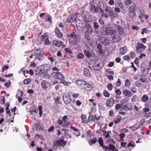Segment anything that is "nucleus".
<instances>
[{
    "mask_svg": "<svg viewBox=\"0 0 151 151\" xmlns=\"http://www.w3.org/2000/svg\"><path fill=\"white\" fill-rule=\"evenodd\" d=\"M139 18L141 20V22H144L143 19L144 17L146 19H147L149 17L148 15L147 14L146 12L143 9L140 10L139 12L137 13Z\"/></svg>",
    "mask_w": 151,
    "mask_h": 151,
    "instance_id": "nucleus-1",
    "label": "nucleus"
},
{
    "mask_svg": "<svg viewBox=\"0 0 151 151\" xmlns=\"http://www.w3.org/2000/svg\"><path fill=\"white\" fill-rule=\"evenodd\" d=\"M84 53L88 58L90 60L93 61L96 60V56L94 53L90 52L87 50H84Z\"/></svg>",
    "mask_w": 151,
    "mask_h": 151,
    "instance_id": "nucleus-2",
    "label": "nucleus"
},
{
    "mask_svg": "<svg viewBox=\"0 0 151 151\" xmlns=\"http://www.w3.org/2000/svg\"><path fill=\"white\" fill-rule=\"evenodd\" d=\"M136 6L135 4L129 6L128 8V14L130 17L133 16L135 14Z\"/></svg>",
    "mask_w": 151,
    "mask_h": 151,
    "instance_id": "nucleus-3",
    "label": "nucleus"
},
{
    "mask_svg": "<svg viewBox=\"0 0 151 151\" xmlns=\"http://www.w3.org/2000/svg\"><path fill=\"white\" fill-rule=\"evenodd\" d=\"M51 74L52 77L57 79L60 80V81L64 78V76L60 72L58 73L52 72Z\"/></svg>",
    "mask_w": 151,
    "mask_h": 151,
    "instance_id": "nucleus-4",
    "label": "nucleus"
},
{
    "mask_svg": "<svg viewBox=\"0 0 151 151\" xmlns=\"http://www.w3.org/2000/svg\"><path fill=\"white\" fill-rule=\"evenodd\" d=\"M106 6V5L102 1L99 2L97 6L99 9V12L101 13H103L104 8Z\"/></svg>",
    "mask_w": 151,
    "mask_h": 151,
    "instance_id": "nucleus-5",
    "label": "nucleus"
},
{
    "mask_svg": "<svg viewBox=\"0 0 151 151\" xmlns=\"http://www.w3.org/2000/svg\"><path fill=\"white\" fill-rule=\"evenodd\" d=\"M146 47L142 43L138 42L136 47V50L138 52H140L145 50Z\"/></svg>",
    "mask_w": 151,
    "mask_h": 151,
    "instance_id": "nucleus-6",
    "label": "nucleus"
},
{
    "mask_svg": "<svg viewBox=\"0 0 151 151\" xmlns=\"http://www.w3.org/2000/svg\"><path fill=\"white\" fill-rule=\"evenodd\" d=\"M63 98L64 102L66 104L70 103L71 99L70 98L69 95L67 93H64L63 94Z\"/></svg>",
    "mask_w": 151,
    "mask_h": 151,
    "instance_id": "nucleus-7",
    "label": "nucleus"
},
{
    "mask_svg": "<svg viewBox=\"0 0 151 151\" xmlns=\"http://www.w3.org/2000/svg\"><path fill=\"white\" fill-rule=\"evenodd\" d=\"M114 102V99L112 97H110L106 101V107L108 108H111L113 106Z\"/></svg>",
    "mask_w": 151,
    "mask_h": 151,
    "instance_id": "nucleus-8",
    "label": "nucleus"
},
{
    "mask_svg": "<svg viewBox=\"0 0 151 151\" xmlns=\"http://www.w3.org/2000/svg\"><path fill=\"white\" fill-rule=\"evenodd\" d=\"M67 143V141H65L63 139H60L58 140L56 143L57 146L60 147L62 146L63 147L65 146Z\"/></svg>",
    "mask_w": 151,
    "mask_h": 151,
    "instance_id": "nucleus-9",
    "label": "nucleus"
},
{
    "mask_svg": "<svg viewBox=\"0 0 151 151\" xmlns=\"http://www.w3.org/2000/svg\"><path fill=\"white\" fill-rule=\"evenodd\" d=\"M105 31L106 34L109 35H114L116 33V30H113L111 27H107Z\"/></svg>",
    "mask_w": 151,
    "mask_h": 151,
    "instance_id": "nucleus-10",
    "label": "nucleus"
},
{
    "mask_svg": "<svg viewBox=\"0 0 151 151\" xmlns=\"http://www.w3.org/2000/svg\"><path fill=\"white\" fill-rule=\"evenodd\" d=\"M91 6L90 7V11L93 13H96L98 12V7L93 3H90Z\"/></svg>",
    "mask_w": 151,
    "mask_h": 151,
    "instance_id": "nucleus-11",
    "label": "nucleus"
},
{
    "mask_svg": "<svg viewBox=\"0 0 151 151\" xmlns=\"http://www.w3.org/2000/svg\"><path fill=\"white\" fill-rule=\"evenodd\" d=\"M102 67V66L100 65V63H98L97 61H96L94 63L93 69L96 70H100Z\"/></svg>",
    "mask_w": 151,
    "mask_h": 151,
    "instance_id": "nucleus-12",
    "label": "nucleus"
},
{
    "mask_svg": "<svg viewBox=\"0 0 151 151\" xmlns=\"http://www.w3.org/2000/svg\"><path fill=\"white\" fill-rule=\"evenodd\" d=\"M100 41L105 45H107L110 43L109 41L104 37H101L100 38Z\"/></svg>",
    "mask_w": 151,
    "mask_h": 151,
    "instance_id": "nucleus-13",
    "label": "nucleus"
},
{
    "mask_svg": "<svg viewBox=\"0 0 151 151\" xmlns=\"http://www.w3.org/2000/svg\"><path fill=\"white\" fill-rule=\"evenodd\" d=\"M49 84V82L46 81H43L41 83L42 88L45 89H46L48 88Z\"/></svg>",
    "mask_w": 151,
    "mask_h": 151,
    "instance_id": "nucleus-14",
    "label": "nucleus"
},
{
    "mask_svg": "<svg viewBox=\"0 0 151 151\" xmlns=\"http://www.w3.org/2000/svg\"><path fill=\"white\" fill-rule=\"evenodd\" d=\"M76 18L75 15L73 14L71 15L67 18V21L68 22L72 23L73 21H75Z\"/></svg>",
    "mask_w": 151,
    "mask_h": 151,
    "instance_id": "nucleus-15",
    "label": "nucleus"
},
{
    "mask_svg": "<svg viewBox=\"0 0 151 151\" xmlns=\"http://www.w3.org/2000/svg\"><path fill=\"white\" fill-rule=\"evenodd\" d=\"M55 32L56 36L58 38H61L63 36V34L59 30L58 28L57 27L55 28Z\"/></svg>",
    "mask_w": 151,
    "mask_h": 151,
    "instance_id": "nucleus-16",
    "label": "nucleus"
},
{
    "mask_svg": "<svg viewBox=\"0 0 151 151\" xmlns=\"http://www.w3.org/2000/svg\"><path fill=\"white\" fill-rule=\"evenodd\" d=\"M98 141L99 144L102 147L104 150H105V148H107V146L103 145V141L102 138H99V139Z\"/></svg>",
    "mask_w": 151,
    "mask_h": 151,
    "instance_id": "nucleus-17",
    "label": "nucleus"
},
{
    "mask_svg": "<svg viewBox=\"0 0 151 151\" xmlns=\"http://www.w3.org/2000/svg\"><path fill=\"white\" fill-rule=\"evenodd\" d=\"M127 51L126 47L125 46L123 47H121L119 50V52L120 54L124 55L126 53Z\"/></svg>",
    "mask_w": 151,
    "mask_h": 151,
    "instance_id": "nucleus-18",
    "label": "nucleus"
},
{
    "mask_svg": "<svg viewBox=\"0 0 151 151\" xmlns=\"http://www.w3.org/2000/svg\"><path fill=\"white\" fill-rule=\"evenodd\" d=\"M83 20L86 22H89V18L90 17V14H87L86 15H82Z\"/></svg>",
    "mask_w": 151,
    "mask_h": 151,
    "instance_id": "nucleus-19",
    "label": "nucleus"
},
{
    "mask_svg": "<svg viewBox=\"0 0 151 151\" xmlns=\"http://www.w3.org/2000/svg\"><path fill=\"white\" fill-rule=\"evenodd\" d=\"M112 40L114 42H117L120 41V37L117 35H115L112 37Z\"/></svg>",
    "mask_w": 151,
    "mask_h": 151,
    "instance_id": "nucleus-20",
    "label": "nucleus"
},
{
    "mask_svg": "<svg viewBox=\"0 0 151 151\" xmlns=\"http://www.w3.org/2000/svg\"><path fill=\"white\" fill-rule=\"evenodd\" d=\"M97 141L96 138V137H94L91 139L89 140L88 143L89 145L91 146L92 145L95 144Z\"/></svg>",
    "mask_w": 151,
    "mask_h": 151,
    "instance_id": "nucleus-21",
    "label": "nucleus"
},
{
    "mask_svg": "<svg viewBox=\"0 0 151 151\" xmlns=\"http://www.w3.org/2000/svg\"><path fill=\"white\" fill-rule=\"evenodd\" d=\"M124 3L126 5H134V3L133 2L132 0H124Z\"/></svg>",
    "mask_w": 151,
    "mask_h": 151,
    "instance_id": "nucleus-22",
    "label": "nucleus"
},
{
    "mask_svg": "<svg viewBox=\"0 0 151 151\" xmlns=\"http://www.w3.org/2000/svg\"><path fill=\"white\" fill-rule=\"evenodd\" d=\"M107 147V148H105V151H111L109 150V149L114 150L115 149V147L114 145L110 144L109 145V147Z\"/></svg>",
    "mask_w": 151,
    "mask_h": 151,
    "instance_id": "nucleus-23",
    "label": "nucleus"
},
{
    "mask_svg": "<svg viewBox=\"0 0 151 151\" xmlns=\"http://www.w3.org/2000/svg\"><path fill=\"white\" fill-rule=\"evenodd\" d=\"M124 94L126 96H131V92L128 90L125 89L123 91Z\"/></svg>",
    "mask_w": 151,
    "mask_h": 151,
    "instance_id": "nucleus-24",
    "label": "nucleus"
},
{
    "mask_svg": "<svg viewBox=\"0 0 151 151\" xmlns=\"http://www.w3.org/2000/svg\"><path fill=\"white\" fill-rule=\"evenodd\" d=\"M89 22H93L96 20V17L94 16H92L90 14V17L89 18Z\"/></svg>",
    "mask_w": 151,
    "mask_h": 151,
    "instance_id": "nucleus-25",
    "label": "nucleus"
},
{
    "mask_svg": "<svg viewBox=\"0 0 151 151\" xmlns=\"http://www.w3.org/2000/svg\"><path fill=\"white\" fill-rule=\"evenodd\" d=\"M116 28H117L119 34H123V30L120 25H116Z\"/></svg>",
    "mask_w": 151,
    "mask_h": 151,
    "instance_id": "nucleus-26",
    "label": "nucleus"
},
{
    "mask_svg": "<svg viewBox=\"0 0 151 151\" xmlns=\"http://www.w3.org/2000/svg\"><path fill=\"white\" fill-rule=\"evenodd\" d=\"M108 14L111 17H114V16L115 15V14L113 10L111 9L110 8L108 12Z\"/></svg>",
    "mask_w": 151,
    "mask_h": 151,
    "instance_id": "nucleus-27",
    "label": "nucleus"
},
{
    "mask_svg": "<svg viewBox=\"0 0 151 151\" xmlns=\"http://www.w3.org/2000/svg\"><path fill=\"white\" fill-rule=\"evenodd\" d=\"M85 81L81 79L77 80L76 81V83L79 86H81L82 83H84Z\"/></svg>",
    "mask_w": 151,
    "mask_h": 151,
    "instance_id": "nucleus-28",
    "label": "nucleus"
},
{
    "mask_svg": "<svg viewBox=\"0 0 151 151\" xmlns=\"http://www.w3.org/2000/svg\"><path fill=\"white\" fill-rule=\"evenodd\" d=\"M84 74L86 76H89L90 73L89 70L86 68H84Z\"/></svg>",
    "mask_w": 151,
    "mask_h": 151,
    "instance_id": "nucleus-29",
    "label": "nucleus"
},
{
    "mask_svg": "<svg viewBox=\"0 0 151 151\" xmlns=\"http://www.w3.org/2000/svg\"><path fill=\"white\" fill-rule=\"evenodd\" d=\"M68 36L72 38H73L74 39H75L77 38V35L76 34V33L74 32H72V33L68 35Z\"/></svg>",
    "mask_w": 151,
    "mask_h": 151,
    "instance_id": "nucleus-30",
    "label": "nucleus"
},
{
    "mask_svg": "<svg viewBox=\"0 0 151 151\" xmlns=\"http://www.w3.org/2000/svg\"><path fill=\"white\" fill-rule=\"evenodd\" d=\"M122 117L120 116H118L116 118L114 121V123L115 124H117L120 122L122 120Z\"/></svg>",
    "mask_w": 151,
    "mask_h": 151,
    "instance_id": "nucleus-31",
    "label": "nucleus"
},
{
    "mask_svg": "<svg viewBox=\"0 0 151 151\" xmlns=\"http://www.w3.org/2000/svg\"><path fill=\"white\" fill-rule=\"evenodd\" d=\"M148 96L146 94H145L142 96V101L144 102L148 100Z\"/></svg>",
    "mask_w": 151,
    "mask_h": 151,
    "instance_id": "nucleus-32",
    "label": "nucleus"
},
{
    "mask_svg": "<svg viewBox=\"0 0 151 151\" xmlns=\"http://www.w3.org/2000/svg\"><path fill=\"white\" fill-rule=\"evenodd\" d=\"M63 79H62L60 81V83H63L64 85L66 86H69V84L70 83L65 81H64Z\"/></svg>",
    "mask_w": 151,
    "mask_h": 151,
    "instance_id": "nucleus-33",
    "label": "nucleus"
},
{
    "mask_svg": "<svg viewBox=\"0 0 151 151\" xmlns=\"http://www.w3.org/2000/svg\"><path fill=\"white\" fill-rule=\"evenodd\" d=\"M9 106H10V104H9V103L8 104V105H7V107H6V108L5 109L6 111V112L7 114H9V116H11V113L9 109Z\"/></svg>",
    "mask_w": 151,
    "mask_h": 151,
    "instance_id": "nucleus-34",
    "label": "nucleus"
},
{
    "mask_svg": "<svg viewBox=\"0 0 151 151\" xmlns=\"http://www.w3.org/2000/svg\"><path fill=\"white\" fill-rule=\"evenodd\" d=\"M149 32V30H148V29L147 28H146L143 29L142 30L141 34L142 35H143L144 34V33H147Z\"/></svg>",
    "mask_w": 151,
    "mask_h": 151,
    "instance_id": "nucleus-35",
    "label": "nucleus"
},
{
    "mask_svg": "<svg viewBox=\"0 0 151 151\" xmlns=\"http://www.w3.org/2000/svg\"><path fill=\"white\" fill-rule=\"evenodd\" d=\"M38 109L39 111V116L40 117H41L42 116V115L43 111H42V107L41 106H38Z\"/></svg>",
    "mask_w": 151,
    "mask_h": 151,
    "instance_id": "nucleus-36",
    "label": "nucleus"
},
{
    "mask_svg": "<svg viewBox=\"0 0 151 151\" xmlns=\"http://www.w3.org/2000/svg\"><path fill=\"white\" fill-rule=\"evenodd\" d=\"M40 67V66L38 68H36V69L35 70L37 73L39 74L42 73V70L41 69V68Z\"/></svg>",
    "mask_w": 151,
    "mask_h": 151,
    "instance_id": "nucleus-37",
    "label": "nucleus"
},
{
    "mask_svg": "<svg viewBox=\"0 0 151 151\" xmlns=\"http://www.w3.org/2000/svg\"><path fill=\"white\" fill-rule=\"evenodd\" d=\"M95 119V117L91 114H89V116L88 119L89 121H94Z\"/></svg>",
    "mask_w": 151,
    "mask_h": 151,
    "instance_id": "nucleus-38",
    "label": "nucleus"
},
{
    "mask_svg": "<svg viewBox=\"0 0 151 151\" xmlns=\"http://www.w3.org/2000/svg\"><path fill=\"white\" fill-rule=\"evenodd\" d=\"M36 59L39 60H43L44 59V56L42 54L40 53L38 56L36 57Z\"/></svg>",
    "mask_w": 151,
    "mask_h": 151,
    "instance_id": "nucleus-39",
    "label": "nucleus"
},
{
    "mask_svg": "<svg viewBox=\"0 0 151 151\" xmlns=\"http://www.w3.org/2000/svg\"><path fill=\"white\" fill-rule=\"evenodd\" d=\"M103 94L105 97L109 98L110 96V94L106 90H104L103 92Z\"/></svg>",
    "mask_w": 151,
    "mask_h": 151,
    "instance_id": "nucleus-40",
    "label": "nucleus"
},
{
    "mask_svg": "<svg viewBox=\"0 0 151 151\" xmlns=\"http://www.w3.org/2000/svg\"><path fill=\"white\" fill-rule=\"evenodd\" d=\"M93 32V28H92L88 29L86 32L87 34H88L89 35L92 34Z\"/></svg>",
    "mask_w": 151,
    "mask_h": 151,
    "instance_id": "nucleus-41",
    "label": "nucleus"
},
{
    "mask_svg": "<svg viewBox=\"0 0 151 151\" xmlns=\"http://www.w3.org/2000/svg\"><path fill=\"white\" fill-rule=\"evenodd\" d=\"M48 36L46 34H44L41 36V40L43 41Z\"/></svg>",
    "mask_w": 151,
    "mask_h": 151,
    "instance_id": "nucleus-42",
    "label": "nucleus"
},
{
    "mask_svg": "<svg viewBox=\"0 0 151 151\" xmlns=\"http://www.w3.org/2000/svg\"><path fill=\"white\" fill-rule=\"evenodd\" d=\"M31 82L30 79L29 78L24 79V80L23 83L24 84H29Z\"/></svg>",
    "mask_w": 151,
    "mask_h": 151,
    "instance_id": "nucleus-43",
    "label": "nucleus"
},
{
    "mask_svg": "<svg viewBox=\"0 0 151 151\" xmlns=\"http://www.w3.org/2000/svg\"><path fill=\"white\" fill-rule=\"evenodd\" d=\"M51 43L50 41L49 40V38L48 37H47L45 39L44 41V43L45 45L50 44Z\"/></svg>",
    "mask_w": 151,
    "mask_h": 151,
    "instance_id": "nucleus-44",
    "label": "nucleus"
},
{
    "mask_svg": "<svg viewBox=\"0 0 151 151\" xmlns=\"http://www.w3.org/2000/svg\"><path fill=\"white\" fill-rule=\"evenodd\" d=\"M107 87L108 90L109 91H111L112 90L113 88V86L111 84L109 83L108 84Z\"/></svg>",
    "mask_w": 151,
    "mask_h": 151,
    "instance_id": "nucleus-45",
    "label": "nucleus"
},
{
    "mask_svg": "<svg viewBox=\"0 0 151 151\" xmlns=\"http://www.w3.org/2000/svg\"><path fill=\"white\" fill-rule=\"evenodd\" d=\"M131 142H132L133 143H134L132 141H130L129 142V144H128V145L127 146H126V148H127V147H129L130 146L134 147V146L135 145H134V144H132Z\"/></svg>",
    "mask_w": 151,
    "mask_h": 151,
    "instance_id": "nucleus-46",
    "label": "nucleus"
},
{
    "mask_svg": "<svg viewBox=\"0 0 151 151\" xmlns=\"http://www.w3.org/2000/svg\"><path fill=\"white\" fill-rule=\"evenodd\" d=\"M85 39L86 40L88 41V42L90 40V38L89 35H86L85 36Z\"/></svg>",
    "mask_w": 151,
    "mask_h": 151,
    "instance_id": "nucleus-47",
    "label": "nucleus"
},
{
    "mask_svg": "<svg viewBox=\"0 0 151 151\" xmlns=\"http://www.w3.org/2000/svg\"><path fill=\"white\" fill-rule=\"evenodd\" d=\"M59 41L55 40L53 41V43L56 46L59 47L60 46V45H59Z\"/></svg>",
    "mask_w": 151,
    "mask_h": 151,
    "instance_id": "nucleus-48",
    "label": "nucleus"
},
{
    "mask_svg": "<svg viewBox=\"0 0 151 151\" xmlns=\"http://www.w3.org/2000/svg\"><path fill=\"white\" fill-rule=\"evenodd\" d=\"M122 106L121 104H117L115 106V109L116 110H119L121 108Z\"/></svg>",
    "mask_w": 151,
    "mask_h": 151,
    "instance_id": "nucleus-49",
    "label": "nucleus"
},
{
    "mask_svg": "<svg viewBox=\"0 0 151 151\" xmlns=\"http://www.w3.org/2000/svg\"><path fill=\"white\" fill-rule=\"evenodd\" d=\"M9 68V66L8 65H5L2 67V71H6Z\"/></svg>",
    "mask_w": 151,
    "mask_h": 151,
    "instance_id": "nucleus-50",
    "label": "nucleus"
},
{
    "mask_svg": "<svg viewBox=\"0 0 151 151\" xmlns=\"http://www.w3.org/2000/svg\"><path fill=\"white\" fill-rule=\"evenodd\" d=\"M54 99H55V101L57 104H59V100L60 99V97L58 96H57L56 99L55 98H54Z\"/></svg>",
    "mask_w": 151,
    "mask_h": 151,
    "instance_id": "nucleus-51",
    "label": "nucleus"
},
{
    "mask_svg": "<svg viewBox=\"0 0 151 151\" xmlns=\"http://www.w3.org/2000/svg\"><path fill=\"white\" fill-rule=\"evenodd\" d=\"M117 5L116 6H118L120 8L122 9L124 7L122 3L121 2H118L117 3Z\"/></svg>",
    "mask_w": 151,
    "mask_h": 151,
    "instance_id": "nucleus-52",
    "label": "nucleus"
},
{
    "mask_svg": "<svg viewBox=\"0 0 151 151\" xmlns=\"http://www.w3.org/2000/svg\"><path fill=\"white\" fill-rule=\"evenodd\" d=\"M134 126L135 127V129H136V130L139 129L140 127V124L139 123H136Z\"/></svg>",
    "mask_w": 151,
    "mask_h": 151,
    "instance_id": "nucleus-53",
    "label": "nucleus"
},
{
    "mask_svg": "<svg viewBox=\"0 0 151 151\" xmlns=\"http://www.w3.org/2000/svg\"><path fill=\"white\" fill-rule=\"evenodd\" d=\"M58 83V81L56 80L53 81H51L50 82V83L51 85L53 86L54 85L57 84Z\"/></svg>",
    "mask_w": 151,
    "mask_h": 151,
    "instance_id": "nucleus-54",
    "label": "nucleus"
},
{
    "mask_svg": "<svg viewBox=\"0 0 151 151\" xmlns=\"http://www.w3.org/2000/svg\"><path fill=\"white\" fill-rule=\"evenodd\" d=\"M94 24L93 28L94 29H96L99 27V25L97 23L95 22L94 23Z\"/></svg>",
    "mask_w": 151,
    "mask_h": 151,
    "instance_id": "nucleus-55",
    "label": "nucleus"
},
{
    "mask_svg": "<svg viewBox=\"0 0 151 151\" xmlns=\"http://www.w3.org/2000/svg\"><path fill=\"white\" fill-rule=\"evenodd\" d=\"M123 58L124 60H127V61H129L130 60V57L129 55H126L125 56H124L123 57Z\"/></svg>",
    "mask_w": 151,
    "mask_h": 151,
    "instance_id": "nucleus-56",
    "label": "nucleus"
},
{
    "mask_svg": "<svg viewBox=\"0 0 151 151\" xmlns=\"http://www.w3.org/2000/svg\"><path fill=\"white\" fill-rule=\"evenodd\" d=\"M115 93L118 95H120L121 94V92L119 89H117L115 91Z\"/></svg>",
    "mask_w": 151,
    "mask_h": 151,
    "instance_id": "nucleus-57",
    "label": "nucleus"
},
{
    "mask_svg": "<svg viewBox=\"0 0 151 151\" xmlns=\"http://www.w3.org/2000/svg\"><path fill=\"white\" fill-rule=\"evenodd\" d=\"M65 51L68 53H72V51L69 48H66L65 49Z\"/></svg>",
    "mask_w": 151,
    "mask_h": 151,
    "instance_id": "nucleus-58",
    "label": "nucleus"
},
{
    "mask_svg": "<svg viewBox=\"0 0 151 151\" xmlns=\"http://www.w3.org/2000/svg\"><path fill=\"white\" fill-rule=\"evenodd\" d=\"M51 69L53 71H59L60 69L56 67H53Z\"/></svg>",
    "mask_w": 151,
    "mask_h": 151,
    "instance_id": "nucleus-59",
    "label": "nucleus"
},
{
    "mask_svg": "<svg viewBox=\"0 0 151 151\" xmlns=\"http://www.w3.org/2000/svg\"><path fill=\"white\" fill-rule=\"evenodd\" d=\"M11 84V82L10 81H8L6 82L4 84V85L6 87H9L10 86V85Z\"/></svg>",
    "mask_w": 151,
    "mask_h": 151,
    "instance_id": "nucleus-60",
    "label": "nucleus"
},
{
    "mask_svg": "<svg viewBox=\"0 0 151 151\" xmlns=\"http://www.w3.org/2000/svg\"><path fill=\"white\" fill-rule=\"evenodd\" d=\"M126 127L129 128L132 131H135L136 130V129L135 128V127L134 126H130L129 127L127 126Z\"/></svg>",
    "mask_w": 151,
    "mask_h": 151,
    "instance_id": "nucleus-61",
    "label": "nucleus"
},
{
    "mask_svg": "<svg viewBox=\"0 0 151 151\" xmlns=\"http://www.w3.org/2000/svg\"><path fill=\"white\" fill-rule=\"evenodd\" d=\"M51 16L49 14H48L47 18L46 19V20L50 22H51Z\"/></svg>",
    "mask_w": 151,
    "mask_h": 151,
    "instance_id": "nucleus-62",
    "label": "nucleus"
},
{
    "mask_svg": "<svg viewBox=\"0 0 151 151\" xmlns=\"http://www.w3.org/2000/svg\"><path fill=\"white\" fill-rule=\"evenodd\" d=\"M114 10L116 13H119L121 11L120 9L119 8L117 7H116L114 8Z\"/></svg>",
    "mask_w": 151,
    "mask_h": 151,
    "instance_id": "nucleus-63",
    "label": "nucleus"
},
{
    "mask_svg": "<svg viewBox=\"0 0 151 151\" xmlns=\"http://www.w3.org/2000/svg\"><path fill=\"white\" fill-rule=\"evenodd\" d=\"M78 58L79 59L83 58L84 57V55L82 54L79 53L78 55Z\"/></svg>",
    "mask_w": 151,
    "mask_h": 151,
    "instance_id": "nucleus-64",
    "label": "nucleus"
}]
</instances>
